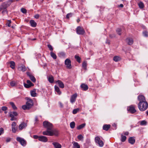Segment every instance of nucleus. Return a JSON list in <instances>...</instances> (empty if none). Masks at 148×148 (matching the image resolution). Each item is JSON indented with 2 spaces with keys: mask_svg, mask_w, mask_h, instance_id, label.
<instances>
[{
  "mask_svg": "<svg viewBox=\"0 0 148 148\" xmlns=\"http://www.w3.org/2000/svg\"><path fill=\"white\" fill-rule=\"evenodd\" d=\"M58 103L60 108H62L63 107V105L61 102H59Z\"/></svg>",
  "mask_w": 148,
  "mask_h": 148,
  "instance_id": "13d9d810",
  "label": "nucleus"
},
{
  "mask_svg": "<svg viewBox=\"0 0 148 148\" xmlns=\"http://www.w3.org/2000/svg\"><path fill=\"white\" fill-rule=\"evenodd\" d=\"M13 1L12 0H10L9 1L8 3H10L9 4H7L5 3H3L0 6V12L2 11V13L3 14H4L5 13H7L8 11L6 8Z\"/></svg>",
  "mask_w": 148,
  "mask_h": 148,
  "instance_id": "f03ea898",
  "label": "nucleus"
},
{
  "mask_svg": "<svg viewBox=\"0 0 148 148\" xmlns=\"http://www.w3.org/2000/svg\"><path fill=\"white\" fill-rule=\"evenodd\" d=\"M10 84L12 86H14L15 85V83L14 82L12 81L10 82Z\"/></svg>",
  "mask_w": 148,
  "mask_h": 148,
  "instance_id": "864d4df0",
  "label": "nucleus"
},
{
  "mask_svg": "<svg viewBox=\"0 0 148 148\" xmlns=\"http://www.w3.org/2000/svg\"><path fill=\"white\" fill-rule=\"evenodd\" d=\"M87 66L86 61H84L82 63V66L84 69H86Z\"/></svg>",
  "mask_w": 148,
  "mask_h": 148,
  "instance_id": "ea45409f",
  "label": "nucleus"
},
{
  "mask_svg": "<svg viewBox=\"0 0 148 148\" xmlns=\"http://www.w3.org/2000/svg\"><path fill=\"white\" fill-rule=\"evenodd\" d=\"M143 34L144 36L147 37L148 36V33L147 31H144L143 32Z\"/></svg>",
  "mask_w": 148,
  "mask_h": 148,
  "instance_id": "de8ad7c7",
  "label": "nucleus"
},
{
  "mask_svg": "<svg viewBox=\"0 0 148 148\" xmlns=\"http://www.w3.org/2000/svg\"><path fill=\"white\" fill-rule=\"evenodd\" d=\"M54 87L55 91L57 92L58 94L59 95H60L61 92L60 91L59 88L56 86H55Z\"/></svg>",
  "mask_w": 148,
  "mask_h": 148,
  "instance_id": "bb28decb",
  "label": "nucleus"
},
{
  "mask_svg": "<svg viewBox=\"0 0 148 148\" xmlns=\"http://www.w3.org/2000/svg\"><path fill=\"white\" fill-rule=\"evenodd\" d=\"M128 111H136V109L135 106L133 105H132L127 108Z\"/></svg>",
  "mask_w": 148,
  "mask_h": 148,
  "instance_id": "2eb2a0df",
  "label": "nucleus"
},
{
  "mask_svg": "<svg viewBox=\"0 0 148 148\" xmlns=\"http://www.w3.org/2000/svg\"><path fill=\"white\" fill-rule=\"evenodd\" d=\"M56 83L58 84L59 86L61 88H63L64 87V85L63 82L60 80H58L56 81Z\"/></svg>",
  "mask_w": 148,
  "mask_h": 148,
  "instance_id": "412c9836",
  "label": "nucleus"
},
{
  "mask_svg": "<svg viewBox=\"0 0 148 148\" xmlns=\"http://www.w3.org/2000/svg\"><path fill=\"white\" fill-rule=\"evenodd\" d=\"M121 29L117 28L116 29V32L119 35H120L121 34Z\"/></svg>",
  "mask_w": 148,
  "mask_h": 148,
  "instance_id": "79ce46f5",
  "label": "nucleus"
},
{
  "mask_svg": "<svg viewBox=\"0 0 148 148\" xmlns=\"http://www.w3.org/2000/svg\"><path fill=\"white\" fill-rule=\"evenodd\" d=\"M11 23V20H8L7 22L6 23V25H7L8 27H10V24Z\"/></svg>",
  "mask_w": 148,
  "mask_h": 148,
  "instance_id": "8fccbe9b",
  "label": "nucleus"
},
{
  "mask_svg": "<svg viewBox=\"0 0 148 148\" xmlns=\"http://www.w3.org/2000/svg\"><path fill=\"white\" fill-rule=\"evenodd\" d=\"M72 148H80V146L77 142H73Z\"/></svg>",
  "mask_w": 148,
  "mask_h": 148,
  "instance_id": "aec40b11",
  "label": "nucleus"
},
{
  "mask_svg": "<svg viewBox=\"0 0 148 148\" xmlns=\"http://www.w3.org/2000/svg\"><path fill=\"white\" fill-rule=\"evenodd\" d=\"M126 41L129 45H132L133 43V40L132 38H127L126 39Z\"/></svg>",
  "mask_w": 148,
  "mask_h": 148,
  "instance_id": "4be33fe9",
  "label": "nucleus"
},
{
  "mask_svg": "<svg viewBox=\"0 0 148 148\" xmlns=\"http://www.w3.org/2000/svg\"><path fill=\"white\" fill-rule=\"evenodd\" d=\"M119 7H121V8H123V5L122 4H121L119 6Z\"/></svg>",
  "mask_w": 148,
  "mask_h": 148,
  "instance_id": "338daca9",
  "label": "nucleus"
},
{
  "mask_svg": "<svg viewBox=\"0 0 148 148\" xmlns=\"http://www.w3.org/2000/svg\"><path fill=\"white\" fill-rule=\"evenodd\" d=\"M38 117L37 116L35 118V122L34 123V125H36L38 123Z\"/></svg>",
  "mask_w": 148,
  "mask_h": 148,
  "instance_id": "49530a36",
  "label": "nucleus"
},
{
  "mask_svg": "<svg viewBox=\"0 0 148 148\" xmlns=\"http://www.w3.org/2000/svg\"><path fill=\"white\" fill-rule=\"evenodd\" d=\"M50 55L54 59H56L57 58V56L56 54L53 51L50 52Z\"/></svg>",
  "mask_w": 148,
  "mask_h": 148,
  "instance_id": "473e14b6",
  "label": "nucleus"
},
{
  "mask_svg": "<svg viewBox=\"0 0 148 148\" xmlns=\"http://www.w3.org/2000/svg\"><path fill=\"white\" fill-rule=\"evenodd\" d=\"M12 132L14 133H15L17 129V128L15 127H12Z\"/></svg>",
  "mask_w": 148,
  "mask_h": 148,
  "instance_id": "a19ab883",
  "label": "nucleus"
},
{
  "mask_svg": "<svg viewBox=\"0 0 148 148\" xmlns=\"http://www.w3.org/2000/svg\"><path fill=\"white\" fill-rule=\"evenodd\" d=\"M39 136H38L36 135H34L33 136V138L35 139L38 138V139L39 140Z\"/></svg>",
  "mask_w": 148,
  "mask_h": 148,
  "instance_id": "6e6d98bb",
  "label": "nucleus"
},
{
  "mask_svg": "<svg viewBox=\"0 0 148 148\" xmlns=\"http://www.w3.org/2000/svg\"><path fill=\"white\" fill-rule=\"evenodd\" d=\"M78 139L80 141H83L84 138L83 136L81 134H80L77 136Z\"/></svg>",
  "mask_w": 148,
  "mask_h": 148,
  "instance_id": "4c0bfd02",
  "label": "nucleus"
},
{
  "mask_svg": "<svg viewBox=\"0 0 148 148\" xmlns=\"http://www.w3.org/2000/svg\"><path fill=\"white\" fill-rule=\"evenodd\" d=\"M26 104L22 106V108L24 110H29L33 105V100L31 99L28 98Z\"/></svg>",
  "mask_w": 148,
  "mask_h": 148,
  "instance_id": "7ed1b4c3",
  "label": "nucleus"
},
{
  "mask_svg": "<svg viewBox=\"0 0 148 148\" xmlns=\"http://www.w3.org/2000/svg\"><path fill=\"white\" fill-rule=\"evenodd\" d=\"M147 124V122L145 120L140 121V124L142 125H146Z\"/></svg>",
  "mask_w": 148,
  "mask_h": 148,
  "instance_id": "e433bc0d",
  "label": "nucleus"
},
{
  "mask_svg": "<svg viewBox=\"0 0 148 148\" xmlns=\"http://www.w3.org/2000/svg\"><path fill=\"white\" fill-rule=\"evenodd\" d=\"M47 47L49 48V49L51 51H52L53 49L51 45H50L49 44L47 45Z\"/></svg>",
  "mask_w": 148,
  "mask_h": 148,
  "instance_id": "a18cd8bd",
  "label": "nucleus"
},
{
  "mask_svg": "<svg viewBox=\"0 0 148 148\" xmlns=\"http://www.w3.org/2000/svg\"><path fill=\"white\" fill-rule=\"evenodd\" d=\"M10 64V67L12 69H13L15 68V63L14 62L11 61L9 63Z\"/></svg>",
  "mask_w": 148,
  "mask_h": 148,
  "instance_id": "c85d7f7f",
  "label": "nucleus"
},
{
  "mask_svg": "<svg viewBox=\"0 0 148 148\" xmlns=\"http://www.w3.org/2000/svg\"><path fill=\"white\" fill-rule=\"evenodd\" d=\"M80 87L82 90L84 91H86L88 89V86L85 84H82L80 85Z\"/></svg>",
  "mask_w": 148,
  "mask_h": 148,
  "instance_id": "dca6fc26",
  "label": "nucleus"
},
{
  "mask_svg": "<svg viewBox=\"0 0 148 148\" xmlns=\"http://www.w3.org/2000/svg\"><path fill=\"white\" fill-rule=\"evenodd\" d=\"M115 35L114 34H110L109 36L110 38H114L115 37Z\"/></svg>",
  "mask_w": 148,
  "mask_h": 148,
  "instance_id": "5fc2aeb1",
  "label": "nucleus"
},
{
  "mask_svg": "<svg viewBox=\"0 0 148 148\" xmlns=\"http://www.w3.org/2000/svg\"><path fill=\"white\" fill-rule=\"evenodd\" d=\"M128 141L130 143L133 144L135 142V139L133 137H130L129 138Z\"/></svg>",
  "mask_w": 148,
  "mask_h": 148,
  "instance_id": "b1692460",
  "label": "nucleus"
},
{
  "mask_svg": "<svg viewBox=\"0 0 148 148\" xmlns=\"http://www.w3.org/2000/svg\"><path fill=\"white\" fill-rule=\"evenodd\" d=\"M138 100L139 101V103L142 102H146L145 101V97L142 95H139L138 97Z\"/></svg>",
  "mask_w": 148,
  "mask_h": 148,
  "instance_id": "4468645a",
  "label": "nucleus"
},
{
  "mask_svg": "<svg viewBox=\"0 0 148 148\" xmlns=\"http://www.w3.org/2000/svg\"><path fill=\"white\" fill-rule=\"evenodd\" d=\"M18 68L21 69V71L23 72L25 71L27 69L25 66L23 64L20 67H19Z\"/></svg>",
  "mask_w": 148,
  "mask_h": 148,
  "instance_id": "c756f323",
  "label": "nucleus"
},
{
  "mask_svg": "<svg viewBox=\"0 0 148 148\" xmlns=\"http://www.w3.org/2000/svg\"><path fill=\"white\" fill-rule=\"evenodd\" d=\"M9 114L10 117H11L10 120L12 121L14 120V116H16L17 115L16 112H10Z\"/></svg>",
  "mask_w": 148,
  "mask_h": 148,
  "instance_id": "1a4fd4ad",
  "label": "nucleus"
},
{
  "mask_svg": "<svg viewBox=\"0 0 148 148\" xmlns=\"http://www.w3.org/2000/svg\"><path fill=\"white\" fill-rule=\"evenodd\" d=\"M7 107L6 106H3L1 108V109L3 111H5L7 110Z\"/></svg>",
  "mask_w": 148,
  "mask_h": 148,
  "instance_id": "603ef678",
  "label": "nucleus"
},
{
  "mask_svg": "<svg viewBox=\"0 0 148 148\" xmlns=\"http://www.w3.org/2000/svg\"><path fill=\"white\" fill-rule=\"evenodd\" d=\"M73 13H70L66 15V18H69L70 17H71L73 15Z\"/></svg>",
  "mask_w": 148,
  "mask_h": 148,
  "instance_id": "37998d69",
  "label": "nucleus"
},
{
  "mask_svg": "<svg viewBox=\"0 0 148 148\" xmlns=\"http://www.w3.org/2000/svg\"><path fill=\"white\" fill-rule=\"evenodd\" d=\"M43 124L44 127L47 129L46 130L42 132L43 135L48 136L58 135V131L56 129L52 130L53 125L51 123L48 121H45L43 122Z\"/></svg>",
  "mask_w": 148,
  "mask_h": 148,
  "instance_id": "f257e3e1",
  "label": "nucleus"
},
{
  "mask_svg": "<svg viewBox=\"0 0 148 148\" xmlns=\"http://www.w3.org/2000/svg\"><path fill=\"white\" fill-rule=\"evenodd\" d=\"M27 125V124L24 123H22L19 126V130H22L23 128H25L26 127Z\"/></svg>",
  "mask_w": 148,
  "mask_h": 148,
  "instance_id": "a211bd4d",
  "label": "nucleus"
},
{
  "mask_svg": "<svg viewBox=\"0 0 148 148\" xmlns=\"http://www.w3.org/2000/svg\"><path fill=\"white\" fill-rule=\"evenodd\" d=\"M138 107L140 110L144 111L147 108L148 104L147 102L139 103L138 104Z\"/></svg>",
  "mask_w": 148,
  "mask_h": 148,
  "instance_id": "20e7f679",
  "label": "nucleus"
},
{
  "mask_svg": "<svg viewBox=\"0 0 148 148\" xmlns=\"http://www.w3.org/2000/svg\"><path fill=\"white\" fill-rule=\"evenodd\" d=\"M95 141L100 147H102L104 145L103 141L100 140V138L98 137H96L95 138Z\"/></svg>",
  "mask_w": 148,
  "mask_h": 148,
  "instance_id": "423d86ee",
  "label": "nucleus"
},
{
  "mask_svg": "<svg viewBox=\"0 0 148 148\" xmlns=\"http://www.w3.org/2000/svg\"><path fill=\"white\" fill-rule=\"evenodd\" d=\"M9 104L14 110H17V108L13 102H10Z\"/></svg>",
  "mask_w": 148,
  "mask_h": 148,
  "instance_id": "a878e982",
  "label": "nucleus"
},
{
  "mask_svg": "<svg viewBox=\"0 0 148 148\" xmlns=\"http://www.w3.org/2000/svg\"><path fill=\"white\" fill-rule=\"evenodd\" d=\"M39 15L38 14H36L34 16V18L36 19H38L39 18Z\"/></svg>",
  "mask_w": 148,
  "mask_h": 148,
  "instance_id": "bf43d9fd",
  "label": "nucleus"
},
{
  "mask_svg": "<svg viewBox=\"0 0 148 148\" xmlns=\"http://www.w3.org/2000/svg\"><path fill=\"white\" fill-rule=\"evenodd\" d=\"M10 138H7L6 140V141L7 142H10Z\"/></svg>",
  "mask_w": 148,
  "mask_h": 148,
  "instance_id": "0e129e2a",
  "label": "nucleus"
},
{
  "mask_svg": "<svg viewBox=\"0 0 148 148\" xmlns=\"http://www.w3.org/2000/svg\"><path fill=\"white\" fill-rule=\"evenodd\" d=\"M80 110V109L79 108H77V109H74L73 110V111H79Z\"/></svg>",
  "mask_w": 148,
  "mask_h": 148,
  "instance_id": "e2e57ef3",
  "label": "nucleus"
},
{
  "mask_svg": "<svg viewBox=\"0 0 148 148\" xmlns=\"http://www.w3.org/2000/svg\"><path fill=\"white\" fill-rule=\"evenodd\" d=\"M70 127L72 129L74 128L75 127V123L73 121L70 123Z\"/></svg>",
  "mask_w": 148,
  "mask_h": 148,
  "instance_id": "72a5a7b5",
  "label": "nucleus"
},
{
  "mask_svg": "<svg viewBox=\"0 0 148 148\" xmlns=\"http://www.w3.org/2000/svg\"><path fill=\"white\" fill-rule=\"evenodd\" d=\"M135 112H128L130 113H131L132 114H133Z\"/></svg>",
  "mask_w": 148,
  "mask_h": 148,
  "instance_id": "774afa93",
  "label": "nucleus"
},
{
  "mask_svg": "<svg viewBox=\"0 0 148 148\" xmlns=\"http://www.w3.org/2000/svg\"><path fill=\"white\" fill-rule=\"evenodd\" d=\"M120 59V58L118 56H115L113 58L115 62H118Z\"/></svg>",
  "mask_w": 148,
  "mask_h": 148,
  "instance_id": "f704fd0d",
  "label": "nucleus"
},
{
  "mask_svg": "<svg viewBox=\"0 0 148 148\" xmlns=\"http://www.w3.org/2000/svg\"><path fill=\"white\" fill-rule=\"evenodd\" d=\"M48 80L49 82L53 83L54 81L53 77L52 75L50 76L48 78Z\"/></svg>",
  "mask_w": 148,
  "mask_h": 148,
  "instance_id": "2f4dec72",
  "label": "nucleus"
},
{
  "mask_svg": "<svg viewBox=\"0 0 148 148\" xmlns=\"http://www.w3.org/2000/svg\"><path fill=\"white\" fill-rule=\"evenodd\" d=\"M55 148H61L62 146L61 144L58 142H53L52 143Z\"/></svg>",
  "mask_w": 148,
  "mask_h": 148,
  "instance_id": "f3484780",
  "label": "nucleus"
},
{
  "mask_svg": "<svg viewBox=\"0 0 148 148\" xmlns=\"http://www.w3.org/2000/svg\"><path fill=\"white\" fill-rule=\"evenodd\" d=\"M75 58L78 62L79 63L80 62V58L79 56L77 55H75Z\"/></svg>",
  "mask_w": 148,
  "mask_h": 148,
  "instance_id": "58836bf2",
  "label": "nucleus"
},
{
  "mask_svg": "<svg viewBox=\"0 0 148 148\" xmlns=\"http://www.w3.org/2000/svg\"><path fill=\"white\" fill-rule=\"evenodd\" d=\"M36 89H34L33 90L31 91V95L33 97H35L36 96Z\"/></svg>",
  "mask_w": 148,
  "mask_h": 148,
  "instance_id": "393cba45",
  "label": "nucleus"
},
{
  "mask_svg": "<svg viewBox=\"0 0 148 148\" xmlns=\"http://www.w3.org/2000/svg\"><path fill=\"white\" fill-rule=\"evenodd\" d=\"M4 132V129L2 128H0V136L2 134H3Z\"/></svg>",
  "mask_w": 148,
  "mask_h": 148,
  "instance_id": "3c124183",
  "label": "nucleus"
},
{
  "mask_svg": "<svg viewBox=\"0 0 148 148\" xmlns=\"http://www.w3.org/2000/svg\"><path fill=\"white\" fill-rule=\"evenodd\" d=\"M77 96V93H75L71 96L70 98V101L71 103H73L75 101Z\"/></svg>",
  "mask_w": 148,
  "mask_h": 148,
  "instance_id": "9d476101",
  "label": "nucleus"
},
{
  "mask_svg": "<svg viewBox=\"0 0 148 148\" xmlns=\"http://www.w3.org/2000/svg\"><path fill=\"white\" fill-rule=\"evenodd\" d=\"M29 23L31 25L32 27H35L36 26V23L33 20H31L30 21Z\"/></svg>",
  "mask_w": 148,
  "mask_h": 148,
  "instance_id": "5701e85b",
  "label": "nucleus"
},
{
  "mask_svg": "<svg viewBox=\"0 0 148 148\" xmlns=\"http://www.w3.org/2000/svg\"><path fill=\"white\" fill-rule=\"evenodd\" d=\"M27 76H28L30 79L32 80V82H35L36 81V79L35 77L32 75L29 72H27Z\"/></svg>",
  "mask_w": 148,
  "mask_h": 148,
  "instance_id": "f8f14e48",
  "label": "nucleus"
},
{
  "mask_svg": "<svg viewBox=\"0 0 148 148\" xmlns=\"http://www.w3.org/2000/svg\"><path fill=\"white\" fill-rule=\"evenodd\" d=\"M39 140L43 142H46L48 141V139L45 136H39Z\"/></svg>",
  "mask_w": 148,
  "mask_h": 148,
  "instance_id": "ddd939ff",
  "label": "nucleus"
},
{
  "mask_svg": "<svg viewBox=\"0 0 148 148\" xmlns=\"http://www.w3.org/2000/svg\"><path fill=\"white\" fill-rule=\"evenodd\" d=\"M85 125L86 124L85 123H83L77 126V129L78 130H80L83 128L85 126Z\"/></svg>",
  "mask_w": 148,
  "mask_h": 148,
  "instance_id": "7c9ffc66",
  "label": "nucleus"
},
{
  "mask_svg": "<svg viewBox=\"0 0 148 148\" xmlns=\"http://www.w3.org/2000/svg\"><path fill=\"white\" fill-rule=\"evenodd\" d=\"M59 56L60 57H63L65 56V53L64 52H61L59 53Z\"/></svg>",
  "mask_w": 148,
  "mask_h": 148,
  "instance_id": "c03bdc74",
  "label": "nucleus"
},
{
  "mask_svg": "<svg viewBox=\"0 0 148 148\" xmlns=\"http://www.w3.org/2000/svg\"><path fill=\"white\" fill-rule=\"evenodd\" d=\"M111 125L110 124H104L103 126V129L104 130L107 131L110 129Z\"/></svg>",
  "mask_w": 148,
  "mask_h": 148,
  "instance_id": "6ab92c4d",
  "label": "nucleus"
},
{
  "mask_svg": "<svg viewBox=\"0 0 148 148\" xmlns=\"http://www.w3.org/2000/svg\"><path fill=\"white\" fill-rule=\"evenodd\" d=\"M21 11L22 13L24 14H25L27 13V10L26 9L24 8H22L21 9Z\"/></svg>",
  "mask_w": 148,
  "mask_h": 148,
  "instance_id": "09e8293b",
  "label": "nucleus"
},
{
  "mask_svg": "<svg viewBox=\"0 0 148 148\" xmlns=\"http://www.w3.org/2000/svg\"><path fill=\"white\" fill-rule=\"evenodd\" d=\"M129 134V133L127 132H123V134L125 135H128Z\"/></svg>",
  "mask_w": 148,
  "mask_h": 148,
  "instance_id": "680f3d73",
  "label": "nucleus"
},
{
  "mask_svg": "<svg viewBox=\"0 0 148 148\" xmlns=\"http://www.w3.org/2000/svg\"><path fill=\"white\" fill-rule=\"evenodd\" d=\"M27 84H24V86L26 88H29L34 86V84L29 80H27Z\"/></svg>",
  "mask_w": 148,
  "mask_h": 148,
  "instance_id": "9b49d317",
  "label": "nucleus"
},
{
  "mask_svg": "<svg viewBox=\"0 0 148 148\" xmlns=\"http://www.w3.org/2000/svg\"><path fill=\"white\" fill-rule=\"evenodd\" d=\"M16 140L20 143L22 145L25 146L26 145V141L23 138L20 137H18L16 138Z\"/></svg>",
  "mask_w": 148,
  "mask_h": 148,
  "instance_id": "0eeeda50",
  "label": "nucleus"
},
{
  "mask_svg": "<svg viewBox=\"0 0 148 148\" xmlns=\"http://www.w3.org/2000/svg\"><path fill=\"white\" fill-rule=\"evenodd\" d=\"M106 43L108 44V45H110V41L107 39L106 42Z\"/></svg>",
  "mask_w": 148,
  "mask_h": 148,
  "instance_id": "052dcab7",
  "label": "nucleus"
},
{
  "mask_svg": "<svg viewBox=\"0 0 148 148\" xmlns=\"http://www.w3.org/2000/svg\"><path fill=\"white\" fill-rule=\"evenodd\" d=\"M76 31L77 34L79 35H83L85 33V31L84 29L80 26H78L77 27Z\"/></svg>",
  "mask_w": 148,
  "mask_h": 148,
  "instance_id": "39448f33",
  "label": "nucleus"
},
{
  "mask_svg": "<svg viewBox=\"0 0 148 148\" xmlns=\"http://www.w3.org/2000/svg\"><path fill=\"white\" fill-rule=\"evenodd\" d=\"M65 64L67 68L70 69L71 68V61L69 59H66L65 61Z\"/></svg>",
  "mask_w": 148,
  "mask_h": 148,
  "instance_id": "6e6552de",
  "label": "nucleus"
},
{
  "mask_svg": "<svg viewBox=\"0 0 148 148\" xmlns=\"http://www.w3.org/2000/svg\"><path fill=\"white\" fill-rule=\"evenodd\" d=\"M138 5L139 7L141 9H143L144 7V3L142 1L138 3Z\"/></svg>",
  "mask_w": 148,
  "mask_h": 148,
  "instance_id": "cd10ccee",
  "label": "nucleus"
},
{
  "mask_svg": "<svg viewBox=\"0 0 148 148\" xmlns=\"http://www.w3.org/2000/svg\"><path fill=\"white\" fill-rule=\"evenodd\" d=\"M16 124L15 122H12V127H15L16 126Z\"/></svg>",
  "mask_w": 148,
  "mask_h": 148,
  "instance_id": "4d7b16f0",
  "label": "nucleus"
},
{
  "mask_svg": "<svg viewBox=\"0 0 148 148\" xmlns=\"http://www.w3.org/2000/svg\"><path fill=\"white\" fill-rule=\"evenodd\" d=\"M28 39L29 40H36V39L35 38H33V39H31L30 38H28Z\"/></svg>",
  "mask_w": 148,
  "mask_h": 148,
  "instance_id": "69168bd1",
  "label": "nucleus"
},
{
  "mask_svg": "<svg viewBox=\"0 0 148 148\" xmlns=\"http://www.w3.org/2000/svg\"><path fill=\"white\" fill-rule=\"evenodd\" d=\"M121 141L122 142H124L126 139V137L125 136H123L122 134L121 135Z\"/></svg>",
  "mask_w": 148,
  "mask_h": 148,
  "instance_id": "c9c22d12",
  "label": "nucleus"
}]
</instances>
